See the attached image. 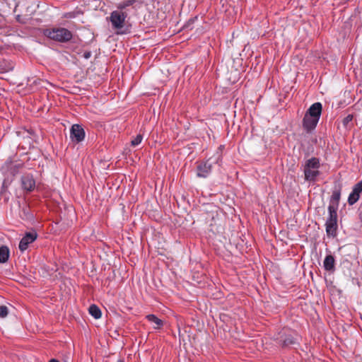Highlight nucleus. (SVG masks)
I'll return each instance as SVG.
<instances>
[{
	"label": "nucleus",
	"instance_id": "nucleus-1",
	"mask_svg": "<svg viewBox=\"0 0 362 362\" xmlns=\"http://www.w3.org/2000/svg\"><path fill=\"white\" fill-rule=\"evenodd\" d=\"M322 110V104L317 102L307 110L303 119V127L307 132H310L316 127L320 118Z\"/></svg>",
	"mask_w": 362,
	"mask_h": 362
},
{
	"label": "nucleus",
	"instance_id": "nucleus-2",
	"mask_svg": "<svg viewBox=\"0 0 362 362\" xmlns=\"http://www.w3.org/2000/svg\"><path fill=\"white\" fill-rule=\"evenodd\" d=\"M43 35L53 41L62 43L68 42L73 37V34L69 30L61 27L45 29Z\"/></svg>",
	"mask_w": 362,
	"mask_h": 362
},
{
	"label": "nucleus",
	"instance_id": "nucleus-3",
	"mask_svg": "<svg viewBox=\"0 0 362 362\" xmlns=\"http://www.w3.org/2000/svg\"><path fill=\"white\" fill-rule=\"evenodd\" d=\"M320 163L319 158L312 157L308 159L303 166L305 180L308 182H315L317 177L320 175Z\"/></svg>",
	"mask_w": 362,
	"mask_h": 362
},
{
	"label": "nucleus",
	"instance_id": "nucleus-4",
	"mask_svg": "<svg viewBox=\"0 0 362 362\" xmlns=\"http://www.w3.org/2000/svg\"><path fill=\"white\" fill-rule=\"evenodd\" d=\"M127 13L121 11H113L110 16L112 28L117 30V34H124L121 30L124 28Z\"/></svg>",
	"mask_w": 362,
	"mask_h": 362
},
{
	"label": "nucleus",
	"instance_id": "nucleus-5",
	"mask_svg": "<svg viewBox=\"0 0 362 362\" xmlns=\"http://www.w3.org/2000/svg\"><path fill=\"white\" fill-rule=\"evenodd\" d=\"M325 228L328 237L334 238L337 236L338 229V216L337 211L328 210Z\"/></svg>",
	"mask_w": 362,
	"mask_h": 362
},
{
	"label": "nucleus",
	"instance_id": "nucleus-6",
	"mask_svg": "<svg viewBox=\"0 0 362 362\" xmlns=\"http://www.w3.org/2000/svg\"><path fill=\"white\" fill-rule=\"evenodd\" d=\"M22 167V163L14 162L8 159L3 164L1 169L4 173L14 176Z\"/></svg>",
	"mask_w": 362,
	"mask_h": 362
},
{
	"label": "nucleus",
	"instance_id": "nucleus-7",
	"mask_svg": "<svg viewBox=\"0 0 362 362\" xmlns=\"http://www.w3.org/2000/svg\"><path fill=\"white\" fill-rule=\"evenodd\" d=\"M70 138L73 142L80 143L85 139V131L80 124L72 125L70 129Z\"/></svg>",
	"mask_w": 362,
	"mask_h": 362
},
{
	"label": "nucleus",
	"instance_id": "nucleus-8",
	"mask_svg": "<svg viewBox=\"0 0 362 362\" xmlns=\"http://www.w3.org/2000/svg\"><path fill=\"white\" fill-rule=\"evenodd\" d=\"M37 238V233L35 231L28 232L22 238L19 243V250L21 252L26 250L29 245L33 243Z\"/></svg>",
	"mask_w": 362,
	"mask_h": 362
},
{
	"label": "nucleus",
	"instance_id": "nucleus-9",
	"mask_svg": "<svg viewBox=\"0 0 362 362\" xmlns=\"http://www.w3.org/2000/svg\"><path fill=\"white\" fill-rule=\"evenodd\" d=\"M21 185L24 190L26 192H32L35 187V181L33 176L30 174H27L21 177Z\"/></svg>",
	"mask_w": 362,
	"mask_h": 362
},
{
	"label": "nucleus",
	"instance_id": "nucleus-10",
	"mask_svg": "<svg viewBox=\"0 0 362 362\" xmlns=\"http://www.w3.org/2000/svg\"><path fill=\"white\" fill-rule=\"evenodd\" d=\"M212 165L209 163V160L200 163L197 166V175L199 177L206 178L211 173Z\"/></svg>",
	"mask_w": 362,
	"mask_h": 362
},
{
	"label": "nucleus",
	"instance_id": "nucleus-11",
	"mask_svg": "<svg viewBox=\"0 0 362 362\" xmlns=\"http://www.w3.org/2000/svg\"><path fill=\"white\" fill-rule=\"evenodd\" d=\"M341 198V189H336L332 192V194L330 197L328 210L337 211L338 210L339 201Z\"/></svg>",
	"mask_w": 362,
	"mask_h": 362
},
{
	"label": "nucleus",
	"instance_id": "nucleus-12",
	"mask_svg": "<svg viewBox=\"0 0 362 362\" xmlns=\"http://www.w3.org/2000/svg\"><path fill=\"white\" fill-rule=\"evenodd\" d=\"M323 266L326 271L334 272L335 269V259L333 255H328L325 257Z\"/></svg>",
	"mask_w": 362,
	"mask_h": 362
},
{
	"label": "nucleus",
	"instance_id": "nucleus-13",
	"mask_svg": "<svg viewBox=\"0 0 362 362\" xmlns=\"http://www.w3.org/2000/svg\"><path fill=\"white\" fill-rule=\"evenodd\" d=\"M146 319L153 323L155 325H154V329H160L163 325V320H161L160 319L158 318L155 315L153 314H150V315H146Z\"/></svg>",
	"mask_w": 362,
	"mask_h": 362
},
{
	"label": "nucleus",
	"instance_id": "nucleus-14",
	"mask_svg": "<svg viewBox=\"0 0 362 362\" xmlns=\"http://www.w3.org/2000/svg\"><path fill=\"white\" fill-rule=\"evenodd\" d=\"M88 312L90 315L93 316L95 319H99L101 317V310L99 308V307L95 304L90 305L88 308Z\"/></svg>",
	"mask_w": 362,
	"mask_h": 362
},
{
	"label": "nucleus",
	"instance_id": "nucleus-15",
	"mask_svg": "<svg viewBox=\"0 0 362 362\" xmlns=\"http://www.w3.org/2000/svg\"><path fill=\"white\" fill-rule=\"evenodd\" d=\"M9 257V250L6 246H1L0 247V262L5 263L8 261Z\"/></svg>",
	"mask_w": 362,
	"mask_h": 362
},
{
	"label": "nucleus",
	"instance_id": "nucleus-16",
	"mask_svg": "<svg viewBox=\"0 0 362 362\" xmlns=\"http://www.w3.org/2000/svg\"><path fill=\"white\" fill-rule=\"evenodd\" d=\"M360 193L355 191L354 189L352 192L349 194L348 197V203L349 205H354L360 198Z\"/></svg>",
	"mask_w": 362,
	"mask_h": 362
},
{
	"label": "nucleus",
	"instance_id": "nucleus-17",
	"mask_svg": "<svg viewBox=\"0 0 362 362\" xmlns=\"http://www.w3.org/2000/svg\"><path fill=\"white\" fill-rule=\"evenodd\" d=\"M360 193L355 191L354 189L352 192L349 194L348 197V203L349 205H354L360 198Z\"/></svg>",
	"mask_w": 362,
	"mask_h": 362
},
{
	"label": "nucleus",
	"instance_id": "nucleus-18",
	"mask_svg": "<svg viewBox=\"0 0 362 362\" xmlns=\"http://www.w3.org/2000/svg\"><path fill=\"white\" fill-rule=\"evenodd\" d=\"M281 345L282 347H287L296 343L294 337L291 335L285 336L284 339H281Z\"/></svg>",
	"mask_w": 362,
	"mask_h": 362
},
{
	"label": "nucleus",
	"instance_id": "nucleus-19",
	"mask_svg": "<svg viewBox=\"0 0 362 362\" xmlns=\"http://www.w3.org/2000/svg\"><path fill=\"white\" fill-rule=\"evenodd\" d=\"M136 2V0H125L119 2L117 5V11H122L125 8L129 6H132Z\"/></svg>",
	"mask_w": 362,
	"mask_h": 362
},
{
	"label": "nucleus",
	"instance_id": "nucleus-20",
	"mask_svg": "<svg viewBox=\"0 0 362 362\" xmlns=\"http://www.w3.org/2000/svg\"><path fill=\"white\" fill-rule=\"evenodd\" d=\"M143 139V136L141 134H138L135 138H134L132 141H131V145L132 146H138L139 144H141V141Z\"/></svg>",
	"mask_w": 362,
	"mask_h": 362
},
{
	"label": "nucleus",
	"instance_id": "nucleus-21",
	"mask_svg": "<svg viewBox=\"0 0 362 362\" xmlns=\"http://www.w3.org/2000/svg\"><path fill=\"white\" fill-rule=\"evenodd\" d=\"M8 307L6 305H1L0 306V317L4 318L8 315Z\"/></svg>",
	"mask_w": 362,
	"mask_h": 362
},
{
	"label": "nucleus",
	"instance_id": "nucleus-22",
	"mask_svg": "<svg viewBox=\"0 0 362 362\" xmlns=\"http://www.w3.org/2000/svg\"><path fill=\"white\" fill-rule=\"evenodd\" d=\"M353 189L361 194L362 192V180L358 183H356L354 186Z\"/></svg>",
	"mask_w": 362,
	"mask_h": 362
},
{
	"label": "nucleus",
	"instance_id": "nucleus-23",
	"mask_svg": "<svg viewBox=\"0 0 362 362\" xmlns=\"http://www.w3.org/2000/svg\"><path fill=\"white\" fill-rule=\"evenodd\" d=\"M353 115H348L346 117L343 119V124L344 125L346 126L350 122L353 120Z\"/></svg>",
	"mask_w": 362,
	"mask_h": 362
},
{
	"label": "nucleus",
	"instance_id": "nucleus-24",
	"mask_svg": "<svg viewBox=\"0 0 362 362\" xmlns=\"http://www.w3.org/2000/svg\"><path fill=\"white\" fill-rule=\"evenodd\" d=\"M64 17L66 18H74L76 17L75 12H69L64 14Z\"/></svg>",
	"mask_w": 362,
	"mask_h": 362
},
{
	"label": "nucleus",
	"instance_id": "nucleus-25",
	"mask_svg": "<svg viewBox=\"0 0 362 362\" xmlns=\"http://www.w3.org/2000/svg\"><path fill=\"white\" fill-rule=\"evenodd\" d=\"M90 52H86V53H84V57H85L86 59L89 58V57H90Z\"/></svg>",
	"mask_w": 362,
	"mask_h": 362
},
{
	"label": "nucleus",
	"instance_id": "nucleus-26",
	"mask_svg": "<svg viewBox=\"0 0 362 362\" xmlns=\"http://www.w3.org/2000/svg\"><path fill=\"white\" fill-rule=\"evenodd\" d=\"M49 362H59V361L55 359H52Z\"/></svg>",
	"mask_w": 362,
	"mask_h": 362
},
{
	"label": "nucleus",
	"instance_id": "nucleus-27",
	"mask_svg": "<svg viewBox=\"0 0 362 362\" xmlns=\"http://www.w3.org/2000/svg\"><path fill=\"white\" fill-rule=\"evenodd\" d=\"M117 362H124V361L122 360H119V361H117Z\"/></svg>",
	"mask_w": 362,
	"mask_h": 362
}]
</instances>
